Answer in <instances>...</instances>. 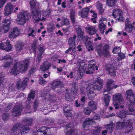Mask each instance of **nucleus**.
<instances>
[{"instance_id": "nucleus-1", "label": "nucleus", "mask_w": 135, "mask_h": 135, "mask_svg": "<svg viewBox=\"0 0 135 135\" xmlns=\"http://www.w3.org/2000/svg\"><path fill=\"white\" fill-rule=\"evenodd\" d=\"M36 1L35 0H31L30 2V6L33 9L30 16L29 13L26 11L21 12L17 16V21L18 24L23 25L29 19L30 16L37 21H45L46 18L43 17L41 18V13L40 12L36 9Z\"/></svg>"}, {"instance_id": "nucleus-2", "label": "nucleus", "mask_w": 135, "mask_h": 135, "mask_svg": "<svg viewBox=\"0 0 135 135\" xmlns=\"http://www.w3.org/2000/svg\"><path fill=\"white\" fill-rule=\"evenodd\" d=\"M103 85V80L99 78L94 83H90L87 87V94L90 99L93 98L95 95L94 91L100 90L102 88Z\"/></svg>"}, {"instance_id": "nucleus-3", "label": "nucleus", "mask_w": 135, "mask_h": 135, "mask_svg": "<svg viewBox=\"0 0 135 135\" xmlns=\"http://www.w3.org/2000/svg\"><path fill=\"white\" fill-rule=\"evenodd\" d=\"M29 62V60H25L23 61V64L19 62H17L12 68L11 73L16 76L20 72L22 73H25L27 69Z\"/></svg>"}, {"instance_id": "nucleus-4", "label": "nucleus", "mask_w": 135, "mask_h": 135, "mask_svg": "<svg viewBox=\"0 0 135 135\" xmlns=\"http://www.w3.org/2000/svg\"><path fill=\"white\" fill-rule=\"evenodd\" d=\"M132 123L131 120L124 121V122H119L117 123V127L118 129L122 128H126V131L127 132H130L132 129Z\"/></svg>"}, {"instance_id": "nucleus-5", "label": "nucleus", "mask_w": 135, "mask_h": 135, "mask_svg": "<svg viewBox=\"0 0 135 135\" xmlns=\"http://www.w3.org/2000/svg\"><path fill=\"white\" fill-rule=\"evenodd\" d=\"M113 104L116 109H118L119 107L118 102L120 104H123L124 103L123 97L121 94L119 93L113 95Z\"/></svg>"}, {"instance_id": "nucleus-6", "label": "nucleus", "mask_w": 135, "mask_h": 135, "mask_svg": "<svg viewBox=\"0 0 135 135\" xmlns=\"http://www.w3.org/2000/svg\"><path fill=\"white\" fill-rule=\"evenodd\" d=\"M22 126L20 123H17L14 125L11 130V135H18V134L21 133L22 135L25 132H22V129H20V128H21Z\"/></svg>"}, {"instance_id": "nucleus-7", "label": "nucleus", "mask_w": 135, "mask_h": 135, "mask_svg": "<svg viewBox=\"0 0 135 135\" xmlns=\"http://www.w3.org/2000/svg\"><path fill=\"white\" fill-rule=\"evenodd\" d=\"M23 121L27 123L28 124L25 125V126H23L21 124L19 123L22 126L21 128H20L22 129V132H25V133H26L27 132L25 131L30 129L28 126L32 123L33 122V119L32 118H26L24 119Z\"/></svg>"}, {"instance_id": "nucleus-8", "label": "nucleus", "mask_w": 135, "mask_h": 135, "mask_svg": "<svg viewBox=\"0 0 135 135\" xmlns=\"http://www.w3.org/2000/svg\"><path fill=\"white\" fill-rule=\"evenodd\" d=\"M126 96L127 100L130 102V104H135V97L131 90H128L126 91Z\"/></svg>"}, {"instance_id": "nucleus-9", "label": "nucleus", "mask_w": 135, "mask_h": 135, "mask_svg": "<svg viewBox=\"0 0 135 135\" xmlns=\"http://www.w3.org/2000/svg\"><path fill=\"white\" fill-rule=\"evenodd\" d=\"M10 41L7 40L5 42H2L0 44V47L3 50H5L6 52L9 51L12 48L11 45L10 44Z\"/></svg>"}, {"instance_id": "nucleus-10", "label": "nucleus", "mask_w": 135, "mask_h": 135, "mask_svg": "<svg viewBox=\"0 0 135 135\" xmlns=\"http://www.w3.org/2000/svg\"><path fill=\"white\" fill-rule=\"evenodd\" d=\"M5 60L4 63L3 65V67L5 68H7L9 67L11 65L13 62V59L10 55H6L4 56L3 59H2Z\"/></svg>"}, {"instance_id": "nucleus-11", "label": "nucleus", "mask_w": 135, "mask_h": 135, "mask_svg": "<svg viewBox=\"0 0 135 135\" xmlns=\"http://www.w3.org/2000/svg\"><path fill=\"white\" fill-rule=\"evenodd\" d=\"M22 107L21 105H16L12 109V113L14 117H17L20 115L22 110Z\"/></svg>"}, {"instance_id": "nucleus-12", "label": "nucleus", "mask_w": 135, "mask_h": 135, "mask_svg": "<svg viewBox=\"0 0 135 135\" xmlns=\"http://www.w3.org/2000/svg\"><path fill=\"white\" fill-rule=\"evenodd\" d=\"M29 81V79L27 77L25 78L23 82H22L21 81H18L16 84L17 88L24 90L27 85V82Z\"/></svg>"}, {"instance_id": "nucleus-13", "label": "nucleus", "mask_w": 135, "mask_h": 135, "mask_svg": "<svg viewBox=\"0 0 135 135\" xmlns=\"http://www.w3.org/2000/svg\"><path fill=\"white\" fill-rule=\"evenodd\" d=\"M20 32V30L18 27H14L11 30L9 36V38H14L18 35Z\"/></svg>"}, {"instance_id": "nucleus-14", "label": "nucleus", "mask_w": 135, "mask_h": 135, "mask_svg": "<svg viewBox=\"0 0 135 135\" xmlns=\"http://www.w3.org/2000/svg\"><path fill=\"white\" fill-rule=\"evenodd\" d=\"M76 30L78 37H80L82 39H85V41L87 40L88 36H84V31L80 26H78V28H76Z\"/></svg>"}, {"instance_id": "nucleus-15", "label": "nucleus", "mask_w": 135, "mask_h": 135, "mask_svg": "<svg viewBox=\"0 0 135 135\" xmlns=\"http://www.w3.org/2000/svg\"><path fill=\"white\" fill-rule=\"evenodd\" d=\"M89 9L88 7H86L82 9L81 11H79L78 15L83 18H85L88 16V14Z\"/></svg>"}, {"instance_id": "nucleus-16", "label": "nucleus", "mask_w": 135, "mask_h": 135, "mask_svg": "<svg viewBox=\"0 0 135 135\" xmlns=\"http://www.w3.org/2000/svg\"><path fill=\"white\" fill-rule=\"evenodd\" d=\"M106 70L107 71L111 76H114L116 75L115 69L112 65L107 64L105 66Z\"/></svg>"}, {"instance_id": "nucleus-17", "label": "nucleus", "mask_w": 135, "mask_h": 135, "mask_svg": "<svg viewBox=\"0 0 135 135\" xmlns=\"http://www.w3.org/2000/svg\"><path fill=\"white\" fill-rule=\"evenodd\" d=\"M72 109V108L69 105L64 107L63 110L64 112V114L66 117H68L71 115L72 113L71 111Z\"/></svg>"}, {"instance_id": "nucleus-18", "label": "nucleus", "mask_w": 135, "mask_h": 135, "mask_svg": "<svg viewBox=\"0 0 135 135\" xmlns=\"http://www.w3.org/2000/svg\"><path fill=\"white\" fill-rule=\"evenodd\" d=\"M13 7L12 5L10 3L7 4L4 9V15L7 16L10 14L13 11Z\"/></svg>"}, {"instance_id": "nucleus-19", "label": "nucleus", "mask_w": 135, "mask_h": 135, "mask_svg": "<svg viewBox=\"0 0 135 135\" xmlns=\"http://www.w3.org/2000/svg\"><path fill=\"white\" fill-rule=\"evenodd\" d=\"M6 80L4 76L2 74H0V91L4 90V87L6 86Z\"/></svg>"}, {"instance_id": "nucleus-20", "label": "nucleus", "mask_w": 135, "mask_h": 135, "mask_svg": "<svg viewBox=\"0 0 135 135\" xmlns=\"http://www.w3.org/2000/svg\"><path fill=\"white\" fill-rule=\"evenodd\" d=\"M125 24L126 31L127 32H131L132 30L133 27L130 22L129 18H127L126 20Z\"/></svg>"}, {"instance_id": "nucleus-21", "label": "nucleus", "mask_w": 135, "mask_h": 135, "mask_svg": "<svg viewBox=\"0 0 135 135\" xmlns=\"http://www.w3.org/2000/svg\"><path fill=\"white\" fill-rule=\"evenodd\" d=\"M86 30L88 33L90 35H93L96 33L97 30L95 28L92 26L89 25L85 28Z\"/></svg>"}, {"instance_id": "nucleus-22", "label": "nucleus", "mask_w": 135, "mask_h": 135, "mask_svg": "<svg viewBox=\"0 0 135 135\" xmlns=\"http://www.w3.org/2000/svg\"><path fill=\"white\" fill-rule=\"evenodd\" d=\"M74 95V94L73 93H71V91L70 90H67L65 95L66 100L68 101L71 102L73 101Z\"/></svg>"}, {"instance_id": "nucleus-23", "label": "nucleus", "mask_w": 135, "mask_h": 135, "mask_svg": "<svg viewBox=\"0 0 135 135\" xmlns=\"http://www.w3.org/2000/svg\"><path fill=\"white\" fill-rule=\"evenodd\" d=\"M51 85L52 88L55 89L63 86V82L60 81H55L51 84Z\"/></svg>"}, {"instance_id": "nucleus-24", "label": "nucleus", "mask_w": 135, "mask_h": 135, "mask_svg": "<svg viewBox=\"0 0 135 135\" xmlns=\"http://www.w3.org/2000/svg\"><path fill=\"white\" fill-rule=\"evenodd\" d=\"M94 122V121L92 118H86L85 120L83 123V127L85 128L87 127L88 126L92 124Z\"/></svg>"}, {"instance_id": "nucleus-25", "label": "nucleus", "mask_w": 135, "mask_h": 135, "mask_svg": "<svg viewBox=\"0 0 135 135\" xmlns=\"http://www.w3.org/2000/svg\"><path fill=\"white\" fill-rule=\"evenodd\" d=\"M107 89L108 91H109L111 90L114 87L116 88L117 86H115L114 84V81L112 79H108L107 82Z\"/></svg>"}, {"instance_id": "nucleus-26", "label": "nucleus", "mask_w": 135, "mask_h": 135, "mask_svg": "<svg viewBox=\"0 0 135 135\" xmlns=\"http://www.w3.org/2000/svg\"><path fill=\"white\" fill-rule=\"evenodd\" d=\"M132 113L128 111L122 110L120 111L119 112L117 113V117L121 118H124L126 117L127 115L131 114Z\"/></svg>"}, {"instance_id": "nucleus-27", "label": "nucleus", "mask_w": 135, "mask_h": 135, "mask_svg": "<svg viewBox=\"0 0 135 135\" xmlns=\"http://www.w3.org/2000/svg\"><path fill=\"white\" fill-rule=\"evenodd\" d=\"M88 105L92 111L95 110L97 109V103L94 101L91 100L89 102Z\"/></svg>"}, {"instance_id": "nucleus-28", "label": "nucleus", "mask_w": 135, "mask_h": 135, "mask_svg": "<svg viewBox=\"0 0 135 135\" xmlns=\"http://www.w3.org/2000/svg\"><path fill=\"white\" fill-rule=\"evenodd\" d=\"M24 45V44L23 42H18L15 46L16 49L17 51L20 52L22 50Z\"/></svg>"}, {"instance_id": "nucleus-29", "label": "nucleus", "mask_w": 135, "mask_h": 135, "mask_svg": "<svg viewBox=\"0 0 135 135\" xmlns=\"http://www.w3.org/2000/svg\"><path fill=\"white\" fill-rule=\"evenodd\" d=\"M47 132V128L43 126L40 128L37 131L38 133L42 135H46Z\"/></svg>"}, {"instance_id": "nucleus-30", "label": "nucleus", "mask_w": 135, "mask_h": 135, "mask_svg": "<svg viewBox=\"0 0 135 135\" xmlns=\"http://www.w3.org/2000/svg\"><path fill=\"white\" fill-rule=\"evenodd\" d=\"M51 66V64L47 61L43 63L41 68L42 70L45 71L48 70Z\"/></svg>"}, {"instance_id": "nucleus-31", "label": "nucleus", "mask_w": 135, "mask_h": 135, "mask_svg": "<svg viewBox=\"0 0 135 135\" xmlns=\"http://www.w3.org/2000/svg\"><path fill=\"white\" fill-rule=\"evenodd\" d=\"M76 37V36L75 35H74L73 37L70 38L68 40V44L69 46H75V39Z\"/></svg>"}, {"instance_id": "nucleus-32", "label": "nucleus", "mask_w": 135, "mask_h": 135, "mask_svg": "<svg viewBox=\"0 0 135 135\" xmlns=\"http://www.w3.org/2000/svg\"><path fill=\"white\" fill-rule=\"evenodd\" d=\"M66 127L67 128H69L70 129L69 130H70V131H68L66 133V135H72L73 132V130L72 129L73 128L74 126L71 123H69L66 125Z\"/></svg>"}, {"instance_id": "nucleus-33", "label": "nucleus", "mask_w": 135, "mask_h": 135, "mask_svg": "<svg viewBox=\"0 0 135 135\" xmlns=\"http://www.w3.org/2000/svg\"><path fill=\"white\" fill-rule=\"evenodd\" d=\"M106 26L104 24V23L100 22L99 23L98 27L99 30L102 34L104 33V30L106 28Z\"/></svg>"}, {"instance_id": "nucleus-34", "label": "nucleus", "mask_w": 135, "mask_h": 135, "mask_svg": "<svg viewBox=\"0 0 135 135\" xmlns=\"http://www.w3.org/2000/svg\"><path fill=\"white\" fill-rule=\"evenodd\" d=\"M117 0H107V4L109 6L113 7L116 4Z\"/></svg>"}, {"instance_id": "nucleus-35", "label": "nucleus", "mask_w": 135, "mask_h": 135, "mask_svg": "<svg viewBox=\"0 0 135 135\" xmlns=\"http://www.w3.org/2000/svg\"><path fill=\"white\" fill-rule=\"evenodd\" d=\"M77 90L78 88L76 83L74 82L73 83H72V87L71 88V90H70L71 91V93H72L74 94H76Z\"/></svg>"}, {"instance_id": "nucleus-36", "label": "nucleus", "mask_w": 135, "mask_h": 135, "mask_svg": "<svg viewBox=\"0 0 135 135\" xmlns=\"http://www.w3.org/2000/svg\"><path fill=\"white\" fill-rule=\"evenodd\" d=\"M75 12L74 11L72 10L70 12V18L72 23H75Z\"/></svg>"}, {"instance_id": "nucleus-37", "label": "nucleus", "mask_w": 135, "mask_h": 135, "mask_svg": "<svg viewBox=\"0 0 135 135\" xmlns=\"http://www.w3.org/2000/svg\"><path fill=\"white\" fill-rule=\"evenodd\" d=\"M110 99V96L107 95V94L105 95L104 100V103L105 104L104 105L105 106L107 107L108 105Z\"/></svg>"}, {"instance_id": "nucleus-38", "label": "nucleus", "mask_w": 135, "mask_h": 135, "mask_svg": "<svg viewBox=\"0 0 135 135\" xmlns=\"http://www.w3.org/2000/svg\"><path fill=\"white\" fill-rule=\"evenodd\" d=\"M87 67L86 64L84 61H82L80 62V66L79 68V69L85 70Z\"/></svg>"}, {"instance_id": "nucleus-39", "label": "nucleus", "mask_w": 135, "mask_h": 135, "mask_svg": "<svg viewBox=\"0 0 135 135\" xmlns=\"http://www.w3.org/2000/svg\"><path fill=\"white\" fill-rule=\"evenodd\" d=\"M97 7L100 13H102L103 12V8L102 4L100 3H98L97 4Z\"/></svg>"}, {"instance_id": "nucleus-40", "label": "nucleus", "mask_w": 135, "mask_h": 135, "mask_svg": "<svg viewBox=\"0 0 135 135\" xmlns=\"http://www.w3.org/2000/svg\"><path fill=\"white\" fill-rule=\"evenodd\" d=\"M135 104H130L128 105V110L129 112H133L135 110Z\"/></svg>"}, {"instance_id": "nucleus-41", "label": "nucleus", "mask_w": 135, "mask_h": 135, "mask_svg": "<svg viewBox=\"0 0 135 135\" xmlns=\"http://www.w3.org/2000/svg\"><path fill=\"white\" fill-rule=\"evenodd\" d=\"M35 92L34 91H31L29 94L27 98L28 100L30 101L31 99H33L35 97Z\"/></svg>"}, {"instance_id": "nucleus-42", "label": "nucleus", "mask_w": 135, "mask_h": 135, "mask_svg": "<svg viewBox=\"0 0 135 135\" xmlns=\"http://www.w3.org/2000/svg\"><path fill=\"white\" fill-rule=\"evenodd\" d=\"M95 65V64H90L88 65V69L90 70V74H92L93 73L94 71V66Z\"/></svg>"}, {"instance_id": "nucleus-43", "label": "nucleus", "mask_w": 135, "mask_h": 135, "mask_svg": "<svg viewBox=\"0 0 135 135\" xmlns=\"http://www.w3.org/2000/svg\"><path fill=\"white\" fill-rule=\"evenodd\" d=\"M9 117V115L8 113H5L2 115V118L3 120L5 121L8 119Z\"/></svg>"}, {"instance_id": "nucleus-44", "label": "nucleus", "mask_w": 135, "mask_h": 135, "mask_svg": "<svg viewBox=\"0 0 135 135\" xmlns=\"http://www.w3.org/2000/svg\"><path fill=\"white\" fill-rule=\"evenodd\" d=\"M91 109L88 107H86L84 108L83 113L86 115H89L91 112Z\"/></svg>"}, {"instance_id": "nucleus-45", "label": "nucleus", "mask_w": 135, "mask_h": 135, "mask_svg": "<svg viewBox=\"0 0 135 135\" xmlns=\"http://www.w3.org/2000/svg\"><path fill=\"white\" fill-rule=\"evenodd\" d=\"M119 11L117 9H114L113 11L112 15L115 18L117 17V16L119 14Z\"/></svg>"}, {"instance_id": "nucleus-46", "label": "nucleus", "mask_w": 135, "mask_h": 135, "mask_svg": "<svg viewBox=\"0 0 135 135\" xmlns=\"http://www.w3.org/2000/svg\"><path fill=\"white\" fill-rule=\"evenodd\" d=\"M92 44V42L90 41H89L88 42V46H87V47L88 48V51H90V50L93 51L94 50L93 46L91 45Z\"/></svg>"}, {"instance_id": "nucleus-47", "label": "nucleus", "mask_w": 135, "mask_h": 135, "mask_svg": "<svg viewBox=\"0 0 135 135\" xmlns=\"http://www.w3.org/2000/svg\"><path fill=\"white\" fill-rule=\"evenodd\" d=\"M50 10L49 9H47L43 13V16H49L50 14Z\"/></svg>"}, {"instance_id": "nucleus-48", "label": "nucleus", "mask_w": 135, "mask_h": 135, "mask_svg": "<svg viewBox=\"0 0 135 135\" xmlns=\"http://www.w3.org/2000/svg\"><path fill=\"white\" fill-rule=\"evenodd\" d=\"M95 130L93 131L94 134L96 135H98L99 134L101 129L100 127H97L95 128Z\"/></svg>"}, {"instance_id": "nucleus-49", "label": "nucleus", "mask_w": 135, "mask_h": 135, "mask_svg": "<svg viewBox=\"0 0 135 135\" xmlns=\"http://www.w3.org/2000/svg\"><path fill=\"white\" fill-rule=\"evenodd\" d=\"M121 52L120 48L118 47H117L114 49L113 52L114 53L119 54Z\"/></svg>"}, {"instance_id": "nucleus-50", "label": "nucleus", "mask_w": 135, "mask_h": 135, "mask_svg": "<svg viewBox=\"0 0 135 135\" xmlns=\"http://www.w3.org/2000/svg\"><path fill=\"white\" fill-rule=\"evenodd\" d=\"M43 54H42V52H41V53H38L37 56V59L36 60L37 61H38V63H39L40 62L41 59L43 57L42 56V55Z\"/></svg>"}, {"instance_id": "nucleus-51", "label": "nucleus", "mask_w": 135, "mask_h": 135, "mask_svg": "<svg viewBox=\"0 0 135 135\" xmlns=\"http://www.w3.org/2000/svg\"><path fill=\"white\" fill-rule=\"evenodd\" d=\"M2 22L4 23V25L9 26V25L11 23V22L9 19H7L3 20L2 21Z\"/></svg>"}, {"instance_id": "nucleus-52", "label": "nucleus", "mask_w": 135, "mask_h": 135, "mask_svg": "<svg viewBox=\"0 0 135 135\" xmlns=\"http://www.w3.org/2000/svg\"><path fill=\"white\" fill-rule=\"evenodd\" d=\"M3 28L4 30V33L7 32L9 30V26L4 25L3 26Z\"/></svg>"}, {"instance_id": "nucleus-53", "label": "nucleus", "mask_w": 135, "mask_h": 135, "mask_svg": "<svg viewBox=\"0 0 135 135\" xmlns=\"http://www.w3.org/2000/svg\"><path fill=\"white\" fill-rule=\"evenodd\" d=\"M35 28H33L31 30V33L28 34V36H31L33 37H35V35L33 34H36V32H35Z\"/></svg>"}, {"instance_id": "nucleus-54", "label": "nucleus", "mask_w": 135, "mask_h": 135, "mask_svg": "<svg viewBox=\"0 0 135 135\" xmlns=\"http://www.w3.org/2000/svg\"><path fill=\"white\" fill-rule=\"evenodd\" d=\"M12 107V104L11 103L9 104L4 109V110L6 112H7Z\"/></svg>"}, {"instance_id": "nucleus-55", "label": "nucleus", "mask_w": 135, "mask_h": 135, "mask_svg": "<svg viewBox=\"0 0 135 135\" xmlns=\"http://www.w3.org/2000/svg\"><path fill=\"white\" fill-rule=\"evenodd\" d=\"M105 127L107 129H109L111 131H112L113 128V125L112 124H107Z\"/></svg>"}, {"instance_id": "nucleus-56", "label": "nucleus", "mask_w": 135, "mask_h": 135, "mask_svg": "<svg viewBox=\"0 0 135 135\" xmlns=\"http://www.w3.org/2000/svg\"><path fill=\"white\" fill-rule=\"evenodd\" d=\"M87 88H85L82 86L80 88V91L82 94H85L86 91L87 90Z\"/></svg>"}, {"instance_id": "nucleus-57", "label": "nucleus", "mask_w": 135, "mask_h": 135, "mask_svg": "<svg viewBox=\"0 0 135 135\" xmlns=\"http://www.w3.org/2000/svg\"><path fill=\"white\" fill-rule=\"evenodd\" d=\"M97 14L96 13L94 14L92 16L93 18H91V20L94 23H95L96 22L95 19L97 17Z\"/></svg>"}, {"instance_id": "nucleus-58", "label": "nucleus", "mask_w": 135, "mask_h": 135, "mask_svg": "<svg viewBox=\"0 0 135 135\" xmlns=\"http://www.w3.org/2000/svg\"><path fill=\"white\" fill-rule=\"evenodd\" d=\"M39 105L38 102L37 100H36L33 103V108L35 109L37 108Z\"/></svg>"}, {"instance_id": "nucleus-59", "label": "nucleus", "mask_w": 135, "mask_h": 135, "mask_svg": "<svg viewBox=\"0 0 135 135\" xmlns=\"http://www.w3.org/2000/svg\"><path fill=\"white\" fill-rule=\"evenodd\" d=\"M85 70H80L79 69L78 70V75H79L81 77L83 76L84 74L85 73Z\"/></svg>"}, {"instance_id": "nucleus-60", "label": "nucleus", "mask_w": 135, "mask_h": 135, "mask_svg": "<svg viewBox=\"0 0 135 135\" xmlns=\"http://www.w3.org/2000/svg\"><path fill=\"white\" fill-rule=\"evenodd\" d=\"M44 96L45 97V98L46 99H49L50 98V97H51V95L48 92H46L45 93H44Z\"/></svg>"}, {"instance_id": "nucleus-61", "label": "nucleus", "mask_w": 135, "mask_h": 135, "mask_svg": "<svg viewBox=\"0 0 135 135\" xmlns=\"http://www.w3.org/2000/svg\"><path fill=\"white\" fill-rule=\"evenodd\" d=\"M39 83L41 85H43L46 84V81L44 80L43 78L41 77L39 79Z\"/></svg>"}, {"instance_id": "nucleus-62", "label": "nucleus", "mask_w": 135, "mask_h": 135, "mask_svg": "<svg viewBox=\"0 0 135 135\" xmlns=\"http://www.w3.org/2000/svg\"><path fill=\"white\" fill-rule=\"evenodd\" d=\"M32 49L33 50V52H36V43H33V44L31 45Z\"/></svg>"}, {"instance_id": "nucleus-63", "label": "nucleus", "mask_w": 135, "mask_h": 135, "mask_svg": "<svg viewBox=\"0 0 135 135\" xmlns=\"http://www.w3.org/2000/svg\"><path fill=\"white\" fill-rule=\"evenodd\" d=\"M35 70V68H32L28 72V75H30L32 74Z\"/></svg>"}, {"instance_id": "nucleus-64", "label": "nucleus", "mask_w": 135, "mask_h": 135, "mask_svg": "<svg viewBox=\"0 0 135 135\" xmlns=\"http://www.w3.org/2000/svg\"><path fill=\"white\" fill-rule=\"evenodd\" d=\"M75 104L76 106V107H78L80 106H81V107H83L84 105L83 104H81L79 103L78 101L77 100L75 101Z\"/></svg>"}]
</instances>
